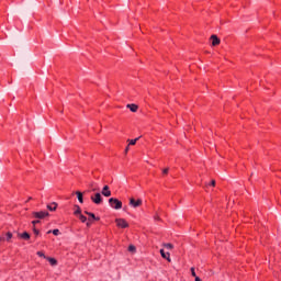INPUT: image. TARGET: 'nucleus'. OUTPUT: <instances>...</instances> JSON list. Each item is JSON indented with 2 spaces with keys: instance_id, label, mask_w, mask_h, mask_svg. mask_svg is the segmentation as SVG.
Returning <instances> with one entry per match:
<instances>
[{
  "instance_id": "nucleus-1",
  "label": "nucleus",
  "mask_w": 281,
  "mask_h": 281,
  "mask_svg": "<svg viewBox=\"0 0 281 281\" xmlns=\"http://www.w3.org/2000/svg\"><path fill=\"white\" fill-rule=\"evenodd\" d=\"M109 203H110V206L113 207V210H122V201L115 198H110Z\"/></svg>"
},
{
  "instance_id": "nucleus-2",
  "label": "nucleus",
  "mask_w": 281,
  "mask_h": 281,
  "mask_svg": "<svg viewBox=\"0 0 281 281\" xmlns=\"http://www.w3.org/2000/svg\"><path fill=\"white\" fill-rule=\"evenodd\" d=\"M115 223L122 229H126V227H128V222H126V220H124V218H116Z\"/></svg>"
},
{
  "instance_id": "nucleus-3",
  "label": "nucleus",
  "mask_w": 281,
  "mask_h": 281,
  "mask_svg": "<svg viewBox=\"0 0 281 281\" xmlns=\"http://www.w3.org/2000/svg\"><path fill=\"white\" fill-rule=\"evenodd\" d=\"M90 199L92 202L95 203V205H100V203H102V194H100V193H95Z\"/></svg>"
},
{
  "instance_id": "nucleus-4",
  "label": "nucleus",
  "mask_w": 281,
  "mask_h": 281,
  "mask_svg": "<svg viewBox=\"0 0 281 281\" xmlns=\"http://www.w3.org/2000/svg\"><path fill=\"white\" fill-rule=\"evenodd\" d=\"M33 216L35 218H45V216H49V213L45 211L34 212Z\"/></svg>"
},
{
  "instance_id": "nucleus-5",
  "label": "nucleus",
  "mask_w": 281,
  "mask_h": 281,
  "mask_svg": "<svg viewBox=\"0 0 281 281\" xmlns=\"http://www.w3.org/2000/svg\"><path fill=\"white\" fill-rule=\"evenodd\" d=\"M130 205H132V207H139V205H142V200H135V199L131 198Z\"/></svg>"
},
{
  "instance_id": "nucleus-6",
  "label": "nucleus",
  "mask_w": 281,
  "mask_h": 281,
  "mask_svg": "<svg viewBox=\"0 0 281 281\" xmlns=\"http://www.w3.org/2000/svg\"><path fill=\"white\" fill-rule=\"evenodd\" d=\"M160 256L165 260H168V262H172V259H170V252H166L164 249H160Z\"/></svg>"
},
{
  "instance_id": "nucleus-7",
  "label": "nucleus",
  "mask_w": 281,
  "mask_h": 281,
  "mask_svg": "<svg viewBox=\"0 0 281 281\" xmlns=\"http://www.w3.org/2000/svg\"><path fill=\"white\" fill-rule=\"evenodd\" d=\"M211 41H212L213 47H216V45H221V40L216 35H212Z\"/></svg>"
},
{
  "instance_id": "nucleus-8",
  "label": "nucleus",
  "mask_w": 281,
  "mask_h": 281,
  "mask_svg": "<svg viewBox=\"0 0 281 281\" xmlns=\"http://www.w3.org/2000/svg\"><path fill=\"white\" fill-rule=\"evenodd\" d=\"M101 194L103 196H111V189L109 188V186H104L102 191H101Z\"/></svg>"
},
{
  "instance_id": "nucleus-9",
  "label": "nucleus",
  "mask_w": 281,
  "mask_h": 281,
  "mask_svg": "<svg viewBox=\"0 0 281 281\" xmlns=\"http://www.w3.org/2000/svg\"><path fill=\"white\" fill-rule=\"evenodd\" d=\"M126 106L130 109V111H132V113H137V109H139V106H137L135 103L127 104Z\"/></svg>"
},
{
  "instance_id": "nucleus-10",
  "label": "nucleus",
  "mask_w": 281,
  "mask_h": 281,
  "mask_svg": "<svg viewBox=\"0 0 281 281\" xmlns=\"http://www.w3.org/2000/svg\"><path fill=\"white\" fill-rule=\"evenodd\" d=\"M19 238H23L24 240H30V233L24 232V233H18Z\"/></svg>"
},
{
  "instance_id": "nucleus-11",
  "label": "nucleus",
  "mask_w": 281,
  "mask_h": 281,
  "mask_svg": "<svg viewBox=\"0 0 281 281\" xmlns=\"http://www.w3.org/2000/svg\"><path fill=\"white\" fill-rule=\"evenodd\" d=\"M58 207V204L53 202L52 204L47 205V210H49V212H56V209Z\"/></svg>"
},
{
  "instance_id": "nucleus-12",
  "label": "nucleus",
  "mask_w": 281,
  "mask_h": 281,
  "mask_svg": "<svg viewBox=\"0 0 281 281\" xmlns=\"http://www.w3.org/2000/svg\"><path fill=\"white\" fill-rule=\"evenodd\" d=\"M46 260H48L52 267H56V265H58V261L52 257H46Z\"/></svg>"
},
{
  "instance_id": "nucleus-13",
  "label": "nucleus",
  "mask_w": 281,
  "mask_h": 281,
  "mask_svg": "<svg viewBox=\"0 0 281 281\" xmlns=\"http://www.w3.org/2000/svg\"><path fill=\"white\" fill-rule=\"evenodd\" d=\"M85 214H87V216H90V218H92L93 221H100V217H95V214L85 211Z\"/></svg>"
},
{
  "instance_id": "nucleus-14",
  "label": "nucleus",
  "mask_w": 281,
  "mask_h": 281,
  "mask_svg": "<svg viewBox=\"0 0 281 281\" xmlns=\"http://www.w3.org/2000/svg\"><path fill=\"white\" fill-rule=\"evenodd\" d=\"M138 140H139V137H137V138H135V139H127L128 146H135Z\"/></svg>"
},
{
  "instance_id": "nucleus-15",
  "label": "nucleus",
  "mask_w": 281,
  "mask_h": 281,
  "mask_svg": "<svg viewBox=\"0 0 281 281\" xmlns=\"http://www.w3.org/2000/svg\"><path fill=\"white\" fill-rule=\"evenodd\" d=\"M47 234H54V236H59L60 231L58 228H56V229H53V231H48Z\"/></svg>"
},
{
  "instance_id": "nucleus-16",
  "label": "nucleus",
  "mask_w": 281,
  "mask_h": 281,
  "mask_svg": "<svg viewBox=\"0 0 281 281\" xmlns=\"http://www.w3.org/2000/svg\"><path fill=\"white\" fill-rule=\"evenodd\" d=\"M76 194H77V199H78L79 203H83L82 192L77 191Z\"/></svg>"
},
{
  "instance_id": "nucleus-17",
  "label": "nucleus",
  "mask_w": 281,
  "mask_h": 281,
  "mask_svg": "<svg viewBox=\"0 0 281 281\" xmlns=\"http://www.w3.org/2000/svg\"><path fill=\"white\" fill-rule=\"evenodd\" d=\"M5 236H7V238H4L5 241H7V243H10V240H12V237H13L12 233H11V232H8V233L5 234Z\"/></svg>"
},
{
  "instance_id": "nucleus-18",
  "label": "nucleus",
  "mask_w": 281,
  "mask_h": 281,
  "mask_svg": "<svg viewBox=\"0 0 281 281\" xmlns=\"http://www.w3.org/2000/svg\"><path fill=\"white\" fill-rule=\"evenodd\" d=\"M89 187L91 188L92 192H97V190H99L95 182H90Z\"/></svg>"
},
{
  "instance_id": "nucleus-19",
  "label": "nucleus",
  "mask_w": 281,
  "mask_h": 281,
  "mask_svg": "<svg viewBox=\"0 0 281 281\" xmlns=\"http://www.w3.org/2000/svg\"><path fill=\"white\" fill-rule=\"evenodd\" d=\"M76 207H77V210L75 211V215L80 216V214H82V210L78 205H76Z\"/></svg>"
},
{
  "instance_id": "nucleus-20",
  "label": "nucleus",
  "mask_w": 281,
  "mask_h": 281,
  "mask_svg": "<svg viewBox=\"0 0 281 281\" xmlns=\"http://www.w3.org/2000/svg\"><path fill=\"white\" fill-rule=\"evenodd\" d=\"M128 251H131V254H135V251H137V248L133 245L128 246Z\"/></svg>"
},
{
  "instance_id": "nucleus-21",
  "label": "nucleus",
  "mask_w": 281,
  "mask_h": 281,
  "mask_svg": "<svg viewBox=\"0 0 281 281\" xmlns=\"http://www.w3.org/2000/svg\"><path fill=\"white\" fill-rule=\"evenodd\" d=\"M165 249H175V246L172 244H162Z\"/></svg>"
},
{
  "instance_id": "nucleus-22",
  "label": "nucleus",
  "mask_w": 281,
  "mask_h": 281,
  "mask_svg": "<svg viewBox=\"0 0 281 281\" xmlns=\"http://www.w3.org/2000/svg\"><path fill=\"white\" fill-rule=\"evenodd\" d=\"M79 220L81 221V223H87V216L82 214L79 215Z\"/></svg>"
},
{
  "instance_id": "nucleus-23",
  "label": "nucleus",
  "mask_w": 281,
  "mask_h": 281,
  "mask_svg": "<svg viewBox=\"0 0 281 281\" xmlns=\"http://www.w3.org/2000/svg\"><path fill=\"white\" fill-rule=\"evenodd\" d=\"M37 256H40V258H46L47 259V257L45 256V254H43V251H37Z\"/></svg>"
},
{
  "instance_id": "nucleus-24",
  "label": "nucleus",
  "mask_w": 281,
  "mask_h": 281,
  "mask_svg": "<svg viewBox=\"0 0 281 281\" xmlns=\"http://www.w3.org/2000/svg\"><path fill=\"white\" fill-rule=\"evenodd\" d=\"M33 232H34L35 236H38V234H41V232L38 229H36V227H33Z\"/></svg>"
},
{
  "instance_id": "nucleus-25",
  "label": "nucleus",
  "mask_w": 281,
  "mask_h": 281,
  "mask_svg": "<svg viewBox=\"0 0 281 281\" xmlns=\"http://www.w3.org/2000/svg\"><path fill=\"white\" fill-rule=\"evenodd\" d=\"M191 276H192L193 278H196V272L194 271V268H191Z\"/></svg>"
},
{
  "instance_id": "nucleus-26",
  "label": "nucleus",
  "mask_w": 281,
  "mask_h": 281,
  "mask_svg": "<svg viewBox=\"0 0 281 281\" xmlns=\"http://www.w3.org/2000/svg\"><path fill=\"white\" fill-rule=\"evenodd\" d=\"M87 227H91V218L86 223Z\"/></svg>"
},
{
  "instance_id": "nucleus-27",
  "label": "nucleus",
  "mask_w": 281,
  "mask_h": 281,
  "mask_svg": "<svg viewBox=\"0 0 281 281\" xmlns=\"http://www.w3.org/2000/svg\"><path fill=\"white\" fill-rule=\"evenodd\" d=\"M211 186L214 188V186H216V180H212Z\"/></svg>"
},
{
  "instance_id": "nucleus-28",
  "label": "nucleus",
  "mask_w": 281,
  "mask_h": 281,
  "mask_svg": "<svg viewBox=\"0 0 281 281\" xmlns=\"http://www.w3.org/2000/svg\"><path fill=\"white\" fill-rule=\"evenodd\" d=\"M168 170H169L168 168L164 169V170H162V173H164V175H168Z\"/></svg>"
},
{
  "instance_id": "nucleus-29",
  "label": "nucleus",
  "mask_w": 281,
  "mask_h": 281,
  "mask_svg": "<svg viewBox=\"0 0 281 281\" xmlns=\"http://www.w3.org/2000/svg\"><path fill=\"white\" fill-rule=\"evenodd\" d=\"M38 223H41V221H33V222H32V225H36V224H38Z\"/></svg>"
},
{
  "instance_id": "nucleus-30",
  "label": "nucleus",
  "mask_w": 281,
  "mask_h": 281,
  "mask_svg": "<svg viewBox=\"0 0 281 281\" xmlns=\"http://www.w3.org/2000/svg\"><path fill=\"white\" fill-rule=\"evenodd\" d=\"M130 148H131V146L127 145L125 148V154L128 153Z\"/></svg>"
},
{
  "instance_id": "nucleus-31",
  "label": "nucleus",
  "mask_w": 281,
  "mask_h": 281,
  "mask_svg": "<svg viewBox=\"0 0 281 281\" xmlns=\"http://www.w3.org/2000/svg\"><path fill=\"white\" fill-rule=\"evenodd\" d=\"M3 240H5V237L1 236L0 237V243H3Z\"/></svg>"
},
{
  "instance_id": "nucleus-32",
  "label": "nucleus",
  "mask_w": 281,
  "mask_h": 281,
  "mask_svg": "<svg viewBox=\"0 0 281 281\" xmlns=\"http://www.w3.org/2000/svg\"><path fill=\"white\" fill-rule=\"evenodd\" d=\"M195 281H202L201 278L199 277H195Z\"/></svg>"
},
{
  "instance_id": "nucleus-33",
  "label": "nucleus",
  "mask_w": 281,
  "mask_h": 281,
  "mask_svg": "<svg viewBox=\"0 0 281 281\" xmlns=\"http://www.w3.org/2000/svg\"><path fill=\"white\" fill-rule=\"evenodd\" d=\"M29 201H32V198H29Z\"/></svg>"
}]
</instances>
